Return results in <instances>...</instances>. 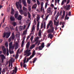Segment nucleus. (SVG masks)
<instances>
[{"mask_svg":"<svg viewBox=\"0 0 74 74\" xmlns=\"http://www.w3.org/2000/svg\"><path fill=\"white\" fill-rule=\"evenodd\" d=\"M16 6L18 10L19 8H20V9L19 10V11L21 15L23 14V11L22 10V4H20L19 2H16Z\"/></svg>","mask_w":74,"mask_h":74,"instance_id":"1","label":"nucleus"},{"mask_svg":"<svg viewBox=\"0 0 74 74\" xmlns=\"http://www.w3.org/2000/svg\"><path fill=\"white\" fill-rule=\"evenodd\" d=\"M47 13H49L47 16H46V18L44 19V21L45 20L46 21H47V20L49 16V15H52V12H51V8L50 7H49L47 9Z\"/></svg>","mask_w":74,"mask_h":74,"instance_id":"2","label":"nucleus"},{"mask_svg":"<svg viewBox=\"0 0 74 74\" xmlns=\"http://www.w3.org/2000/svg\"><path fill=\"white\" fill-rule=\"evenodd\" d=\"M19 44L18 42H16L14 44V46H12L11 48H10V47H9V49H14V48H15V49H17V48H18V45Z\"/></svg>","mask_w":74,"mask_h":74,"instance_id":"3","label":"nucleus"},{"mask_svg":"<svg viewBox=\"0 0 74 74\" xmlns=\"http://www.w3.org/2000/svg\"><path fill=\"white\" fill-rule=\"evenodd\" d=\"M47 32L48 33H53L54 32V27H51L50 29H49L47 30Z\"/></svg>","mask_w":74,"mask_h":74,"instance_id":"4","label":"nucleus"},{"mask_svg":"<svg viewBox=\"0 0 74 74\" xmlns=\"http://www.w3.org/2000/svg\"><path fill=\"white\" fill-rule=\"evenodd\" d=\"M37 21L38 22V24L37 25V27H39V25H40V22L38 21H39V19H40V14H37Z\"/></svg>","mask_w":74,"mask_h":74,"instance_id":"5","label":"nucleus"},{"mask_svg":"<svg viewBox=\"0 0 74 74\" xmlns=\"http://www.w3.org/2000/svg\"><path fill=\"white\" fill-rule=\"evenodd\" d=\"M15 38V36H14V33L13 32L12 35V36L10 38H9V41H11V39L13 40Z\"/></svg>","mask_w":74,"mask_h":74,"instance_id":"6","label":"nucleus"},{"mask_svg":"<svg viewBox=\"0 0 74 74\" xmlns=\"http://www.w3.org/2000/svg\"><path fill=\"white\" fill-rule=\"evenodd\" d=\"M0 57H1L2 63H3L4 62V60L5 58V56L3 54L0 55Z\"/></svg>","mask_w":74,"mask_h":74,"instance_id":"7","label":"nucleus"},{"mask_svg":"<svg viewBox=\"0 0 74 74\" xmlns=\"http://www.w3.org/2000/svg\"><path fill=\"white\" fill-rule=\"evenodd\" d=\"M35 55H36V53H35V50H34L33 52L32 55L29 57V60H30V59H32V58H33Z\"/></svg>","mask_w":74,"mask_h":74,"instance_id":"8","label":"nucleus"},{"mask_svg":"<svg viewBox=\"0 0 74 74\" xmlns=\"http://www.w3.org/2000/svg\"><path fill=\"white\" fill-rule=\"evenodd\" d=\"M53 35L51 33H50L48 35V38H50V39H52L53 37Z\"/></svg>","mask_w":74,"mask_h":74,"instance_id":"9","label":"nucleus"},{"mask_svg":"<svg viewBox=\"0 0 74 74\" xmlns=\"http://www.w3.org/2000/svg\"><path fill=\"white\" fill-rule=\"evenodd\" d=\"M54 25H55V26H58L59 23V21H58V22H56L55 20H54Z\"/></svg>","mask_w":74,"mask_h":74,"instance_id":"10","label":"nucleus"},{"mask_svg":"<svg viewBox=\"0 0 74 74\" xmlns=\"http://www.w3.org/2000/svg\"><path fill=\"white\" fill-rule=\"evenodd\" d=\"M17 70H18V68H17V67H16V66H15L14 68V70H13V72L12 73V74H14V72H15V73H16V72H17Z\"/></svg>","mask_w":74,"mask_h":74,"instance_id":"11","label":"nucleus"},{"mask_svg":"<svg viewBox=\"0 0 74 74\" xmlns=\"http://www.w3.org/2000/svg\"><path fill=\"white\" fill-rule=\"evenodd\" d=\"M19 14H18V12L17 11H16L15 14H14V17L15 18H17Z\"/></svg>","mask_w":74,"mask_h":74,"instance_id":"12","label":"nucleus"},{"mask_svg":"<svg viewBox=\"0 0 74 74\" xmlns=\"http://www.w3.org/2000/svg\"><path fill=\"white\" fill-rule=\"evenodd\" d=\"M23 4L24 6L26 7L27 6V4H26V2L25 0H23Z\"/></svg>","mask_w":74,"mask_h":74,"instance_id":"13","label":"nucleus"},{"mask_svg":"<svg viewBox=\"0 0 74 74\" xmlns=\"http://www.w3.org/2000/svg\"><path fill=\"white\" fill-rule=\"evenodd\" d=\"M10 19L11 21H14L15 20V17H14L13 16H11L10 17Z\"/></svg>","mask_w":74,"mask_h":74,"instance_id":"14","label":"nucleus"},{"mask_svg":"<svg viewBox=\"0 0 74 74\" xmlns=\"http://www.w3.org/2000/svg\"><path fill=\"white\" fill-rule=\"evenodd\" d=\"M17 19L18 21H21L22 20V16L19 15Z\"/></svg>","mask_w":74,"mask_h":74,"instance_id":"15","label":"nucleus"},{"mask_svg":"<svg viewBox=\"0 0 74 74\" xmlns=\"http://www.w3.org/2000/svg\"><path fill=\"white\" fill-rule=\"evenodd\" d=\"M30 43L28 42L26 45V48L27 49H28L29 48V46H30Z\"/></svg>","mask_w":74,"mask_h":74,"instance_id":"16","label":"nucleus"},{"mask_svg":"<svg viewBox=\"0 0 74 74\" xmlns=\"http://www.w3.org/2000/svg\"><path fill=\"white\" fill-rule=\"evenodd\" d=\"M11 35V32L9 33H6V38H8L10 36V35Z\"/></svg>","mask_w":74,"mask_h":74,"instance_id":"17","label":"nucleus"},{"mask_svg":"<svg viewBox=\"0 0 74 74\" xmlns=\"http://www.w3.org/2000/svg\"><path fill=\"white\" fill-rule=\"evenodd\" d=\"M19 29L20 31H22L23 29V27L21 26H20L19 27Z\"/></svg>","mask_w":74,"mask_h":74,"instance_id":"18","label":"nucleus"},{"mask_svg":"<svg viewBox=\"0 0 74 74\" xmlns=\"http://www.w3.org/2000/svg\"><path fill=\"white\" fill-rule=\"evenodd\" d=\"M37 6V4H35L34 5L32 6V9H33V8H34H34H36Z\"/></svg>","mask_w":74,"mask_h":74,"instance_id":"19","label":"nucleus"},{"mask_svg":"<svg viewBox=\"0 0 74 74\" xmlns=\"http://www.w3.org/2000/svg\"><path fill=\"white\" fill-rule=\"evenodd\" d=\"M35 29V25H33L32 28V30L31 32H33L34 30Z\"/></svg>","mask_w":74,"mask_h":74,"instance_id":"20","label":"nucleus"},{"mask_svg":"<svg viewBox=\"0 0 74 74\" xmlns=\"http://www.w3.org/2000/svg\"><path fill=\"white\" fill-rule=\"evenodd\" d=\"M35 45H34V44H33L32 45V46H31L30 47V49H33V48H34V47H35Z\"/></svg>","mask_w":74,"mask_h":74,"instance_id":"21","label":"nucleus"},{"mask_svg":"<svg viewBox=\"0 0 74 74\" xmlns=\"http://www.w3.org/2000/svg\"><path fill=\"white\" fill-rule=\"evenodd\" d=\"M65 11H63V14L62 15V18H61L62 19V18H64V16H65Z\"/></svg>","mask_w":74,"mask_h":74,"instance_id":"22","label":"nucleus"},{"mask_svg":"<svg viewBox=\"0 0 74 74\" xmlns=\"http://www.w3.org/2000/svg\"><path fill=\"white\" fill-rule=\"evenodd\" d=\"M70 4H69L67 6V7L66 8V10H70Z\"/></svg>","mask_w":74,"mask_h":74,"instance_id":"23","label":"nucleus"},{"mask_svg":"<svg viewBox=\"0 0 74 74\" xmlns=\"http://www.w3.org/2000/svg\"><path fill=\"white\" fill-rule=\"evenodd\" d=\"M48 2H46L45 4V9H47V6H48Z\"/></svg>","mask_w":74,"mask_h":74,"instance_id":"24","label":"nucleus"},{"mask_svg":"<svg viewBox=\"0 0 74 74\" xmlns=\"http://www.w3.org/2000/svg\"><path fill=\"white\" fill-rule=\"evenodd\" d=\"M28 17L29 19H31V15H30V12H28Z\"/></svg>","mask_w":74,"mask_h":74,"instance_id":"25","label":"nucleus"},{"mask_svg":"<svg viewBox=\"0 0 74 74\" xmlns=\"http://www.w3.org/2000/svg\"><path fill=\"white\" fill-rule=\"evenodd\" d=\"M7 36V33L4 32L3 34V38H5V36Z\"/></svg>","mask_w":74,"mask_h":74,"instance_id":"26","label":"nucleus"},{"mask_svg":"<svg viewBox=\"0 0 74 74\" xmlns=\"http://www.w3.org/2000/svg\"><path fill=\"white\" fill-rule=\"evenodd\" d=\"M14 10L13 9V8H12V11L11 12V14H14Z\"/></svg>","mask_w":74,"mask_h":74,"instance_id":"27","label":"nucleus"},{"mask_svg":"<svg viewBox=\"0 0 74 74\" xmlns=\"http://www.w3.org/2000/svg\"><path fill=\"white\" fill-rule=\"evenodd\" d=\"M26 32H27V30H25L23 32V35H26Z\"/></svg>","mask_w":74,"mask_h":74,"instance_id":"28","label":"nucleus"},{"mask_svg":"<svg viewBox=\"0 0 74 74\" xmlns=\"http://www.w3.org/2000/svg\"><path fill=\"white\" fill-rule=\"evenodd\" d=\"M41 35V30H40L39 31L38 36H39V37H40Z\"/></svg>","mask_w":74,"mask_h":74,"instance_id":"29","label":"nucleus"},{"mask_svg":"<svg viewBox=\"0 0 74 74\" xmlns=\"http://www.w3.org/2000/svg\"><path fill=\"white\" fill-rule=\"evenodd\" d=\"M31 51V50H28V49H27L25 51V52L26 53H29L30 52H30Z\"/></svg>","mask_w":74,"mask_h":74,"instance_id":"30","label":"nucleus"},{"mask_svg":"<svg viewBox=\"0 0 74 74\" xmlns=\"http://www.w3.org/2000/svg\"><path fill=\"white\" fill-rule=\"evenodd\" d=\"M41 46L42 48H44V42H43L41 45Z\"/></svg>","mask_w":74,"mask_h":74,"instance_id":"31","label":"nucleus"},{"mask_svg":"<svg viewBox=\"0 0 74 74\" xmlns=\"http://www.w3.org/2000/svg\"><path fill=\"white\" fill-rule=\"evenodd\" d=\"M2 49L3 51H4V50H6V49H5V47H4V46H2Z\"/></svg>","mask_w":74,"mask_h":74,"instance_id":"32","label":"nucleus"},{"mask_svg":"<svg viewBox=\"0 0 74 74\" xmlns=\"http://www.w3.org/2000/svg\"><path fill=\"white\" fill-rule=\"evenodd\" d=\"M5 46L6 47H8V42H6L5 44Z\"/></svg>","mask_w":74,"mask_h":74,"instance_id":"33","label":"nucleus"},{"mask_svg":"<svg viewBox=\"0 0 74 74\" xmlns=\"http://www.w3.org/2000/svg\"><path fill=\"white\" fill-rule=\"evenodd\" d=\"M52 24V21H50L49 23L48 24V25H51Z\"/></svg>","mask_w":74,"mask_h":74,"instance_id":"34","label":"nucleus"},{"mask_svg":"<svg viewBox=\"0 0 74 74\" xmlns=\"http://www.w3.org/2000/svg\"><path fill=\"white\" fill-rule=\"evenodd\" d=\"M24 43H25V41L24 40H23L22 41V42L21 44V47H22L23 46V45H24Z\"/></svg>","mask_w":74,"mask_h":74,"instance_id":"35","label":"nucleus"},{"mask_svg":"<svg viewBox=\"0 0 74 74\" xmlns=\"http://www.w3.org/2000/svg\"><path fill=\"white\" fill-rule=\"evenodd\" d=\"M27 55V54L26 56H30V55H31V54L32 53H26Z\"/></svg>","mask_w":74,"mask_h":74,"instance_id":"36","label":"nucleus"},{"mask_svg":"<svg viewBox=\"0 0 74 74\" xmlns=\"http://www.w3.org/2000/svg\"><path fill=\"white\" fill-rule=\"evenodd\" d=\"M36 60H37V58H34V60L33 62V63H35Z\"/></svg>","mask_w":74,"mask_h":74,"instance_id":"37","label":"nucleus"},{"mask_svg":"<svg viewBox=\"0 0 74 74\" xmlns=\"http://www.w3.org/2000/svg\"><path fill=\"white\" fill-rule=\"evenodd\" d=\"M23 67L24 68H26V67H27V65H26V64L25 63H23Z\"/></svg>","mask_w":74,"mask_h":74,"instance_id":"38","label":"nucleus"},{"mask_svg":"<svg viewBox=\"0 0 74 74\" xmlns=\"http://www.w3.org/2000/svg\"><path fill=\"white\" fill-rule=\"evenodd\" d=\"M41 47V46H40L38 48V49H39V51H40L41 50H42V49Z\"/></svg>","mask_w":74,"mask_h":74,"instance_id":"39","label":"nucleus"},{"mask_svg":"<svg viewBox=\"0 0 74 74\" xmlns=\"http://www.w3.org/2000/svg\"><path fill=\"white\" fill-rule=\"evenodd\" d=\"M12 42H10L9 44V47L10 48H11V46H12Z\"/></svg>","mask_w":74,"mask_h":74,"instance_id":"40","label":"nucleus"},{"mask_svg":"<svg viewBox=\"0 0 74 74\" xmlns=\"http://www.w3.org/2000/svg\"><path fill=\"white\" fill-rule=\"evenodd\" d=\"M37 4L38 5H39L40 4V1L38 0H37Z\"/></svg>","mask_w":74,"mask_h":74,"instance_id":"41","label":"nucleus"},{"mask_svg":"<svg viewBox=\"0 0 74 74\" xmlns=\"http://www.w3.org/2000/svg\"><path fill=\"white\" fill-rule=\"evenodd\" d=\"M27 3L28 4H30V3H31V2L30 1V0H27Z\"/></svg>","mask_w":74,"mask_h":74,"instance_id":"42","label":"nucleus"},{"mask_svg":"<svg viewBox=\"0 0 74 74\" xmlns=\"http://www.w3.org/2000/svg\"><path fill=\"white\" fill-rule=\"evenodd\" d=\"M3 53L5 55L6 54V50H4V51H3Z\"/></svg>","mask_w":74,"mask_h":74,"instance_id":"43","label":"nucleus"},{"mask_svg":"<svg viewBox=\"0 0 74 74\" xmlns=\"http://www.w3.org/2000/svg\"><path fill=\"white\" fill-rule=\"evenodd\" d=\"M23 10L24 11H25V10H26V8H25V7L23 6Z\"/></svg>","mask_w":74,"mask_h":74,"instance_id":"44","label":"nucleus"},{"mask_svg":"<svg viewBox=\"0 0 74 74\" xmlns=\"http://www.w3.org/2000/svg\"><path fill=\"white\" fill-rule=\"evenodd\" d=\"M6 55L8 56L9 55V51H8V50L7 51Z\"/></svg>","mask_w":74,"mask_h":74,"instance_id":"45","label":"nucleus"},{"mask_svg":"<svg viewBox=\"0 0 74 74\" xmlns=\"http://www.w3.org/2000/svg\"><path fill=\"white\" fill-rule=\"evenodd\" d=\"M39 38V37H37L36 38L35 40V41H38V40Z\"/></svg>","mask_w":74,"mask_h":74,"instance_id":"46","label":"nucleus"},{"mask_svg":"<svg viewBox=\"0 0 74 74\" xmlns=\"http://www.w3.org/2000/svg\"><path fill=\"white\" fill-rule=\"evenodd\" d=\"M59 14H60L59 12H58L57 14V15L56 16V17H57V18H58L59 16Z\"/></svg>","mask_w":74,"mask_h":74,"instance_id":"47","label":"nucleus"},{"mask_svg":"<svg viewBox=\"0 0 74 74\" xmlns=\"http://www.w3.org/2000/svg\"><path fill=\"white\" fill-rule=\"evenodd\" d=\"M64 3L65 2L64 1L62 0L61 4V5H63L64 4Z\"/></svg>","mask_w":74,"mask_h":74,"instance_id":"48","label":"nucleus"},{"mask_svg":"<svg viewBox=\"0 0 74 74\" xmlns=\"http://www.w3.org/2000/svg\"><path fill=\"white\" fill-rule=\"evenodd\" d=\"M10 62H11V63H12V62H13V58H12L10 60Z\"/></svg>","mask_w":74,"mask_h":74,"instance_id":"49","label":"nucleus"},{"mask_svg":"<svg viewBox=\"0 0 74 74\" xmlns=\"http://www.w3.org/2000/svg\"><path fill=\"white\" fill-rule=\"evenodd\" d=\"M26 58H24V60H23V62L24 63H26Z\"/></svg>","mask_w":74,"mask_h":74,"instance_id":"50","label":"nucleus"},{"mask_svg":"<svg viewBox=\"0 0 74 74\" xmlns=\"http://www.w3.org/2000/svg\"><path fill=\"white\" fill-rule=\"evenodd\" d=\"M44 26H43L44 28V29H45V27H46L45 22L44 23Z\"/></svg>","mask_w":74,"mask_h":74,"instance_id":"51","label":"nucleus"},{"mask_svg":"<svg viewBox=\"0 0 74 74\" xmlns=\"http://www.w3.org/2000/svg\"><path fill=\"white\" fill-rule=\"evenodd\" d=\"M43 27V24L42 23L41 24V25L40 26V29H42V28Z\"/></svg>","mask_w":74,"mask_h":74,"instance_id":"52","label":"nucleus"},{"mask_svg":"<svg viewBox=\"0 0 74 74\" xmlns=\"http://www.w3.org/2000/svg\"><path fill=\"white\" fill-rule=\"evenodd\" d=\"M13 25L14 26H15V25H16V23L14 22L13 23Z\"/></svg>","mask_w":74,"mask_h":74,"instance_id":"53","label":"nucleus"},{"mask_svg":"<svg viewBox=\"0 0 74 74\" xmlns=\"http://www.w3.org/2000/svg\"><path fill=\"white\" fill-rule=\"evenodd\" d=\"M44 4V2H42L40 4L41 7H43V4Z\"/></svg>","mask_w":74,"mask_h":74,"instance_id":"54","label":"nucleus"},{"mask_svg":"<svg viewBox=\"0 0 74 74\" xmlns=\"http://www.w3.org/2000/svg\"><path fill=\"white\" fill-rule=\"evenodd\" d=\"M50 27H51V28H52V27H53V24H50Z\"/></svg>","mask_w":74,"mask_h":74,"instance_id":"55","label":"nucleus"},{"mask_svg":"<svg viewBox=\"0 0 74 74\" xmlns=\"http://www.w3.org/2000/svg\"><path fill=\"white\" fill-rule=\"evenodd\" d=\"M70 0H67V2L66 4H69V3H70Z\"/></svg>","mask_w":74,"mask_h":74,"instance_id":"56","label":"nucleus"},{"mask_svg":"<svg viewBox=\"0 0 74 74\" xmlns=\"http://www.w3.org/2000/svg\"><path fill=\"white\" fill-rule=\"evenodd\" d=\"M29 60H30L29 59V58H27V61L26 62H25V63H27V62H29Z\"/></svg>","mask_w":74,"mask_h":74,"instance_id":"57","label":"nucleus"},{"mask_svg":"<svg viewBox=\"0 0 74 74\" xmlns=\"http://www.w3.org/2000/svg\"><path fill=\"white\" fill-rule=\"evenodd\" d=\"M10 49H9V53H10V54H11V53H12V51H11V50H10Z\"/></svg>","mask_w":74,"mask_h":74,"instance_id":"58","label":"nucleus"},{"mask_svg":"<svg viewBox=\"0 0 74 74\" xmlns=\"http://www.w3.org/2000/svg\"><path fill=\"white\" fill-rule=\"evenodd\" d=\"M20 49H18V50H17V52H16V53L18 54V53H19V51H20Z\"/></svg>","mask_w":74,"mask_h":74,"instance_id":"59","label":"nucleus"},{"mask_svg":"<svg viewBox=\"0 0 74 74\" xmlns=\"http://www.w3.org/2000/svg\"><path fill=\"white\" fill-rule=\"evenodd\" d=\"M68 16V14L67 13V12H66V15L65 16V18H66L67 17V16Z\"/></svg>","mask_w":74,"mask_h":74,"instance_id":"60","label":"nucleus"},{"mask_svg":"<svg viewBox=\"0 0 74 74\" xmlns=\"http://www.w3.org/2000/svg\"><path fill=\"white\" fill-rule=\"evenodd\" d=\"M20 36V35L19 34H17L16 35V37H19Z\"/></svg>","mask_w":74,"mask_h":74,"instance_id":"61","label":"nucleus"},{"mask_svg":"<svg viewBox=\"0 0 74 74\" xmlns=\"http://www.w3.org/2000/svg\"><path fill=\"white\" fill-rule=\"evenodd\" d=\"M68 15L69 16H71V12L70 11L69 13H68Z\"/></svg>","mask_w":74,"mask_h":74,"instance_id":"62","label":"nucleus"},{"mask_svg":"<svg viewBox=\"0 0 74 74\" xmlns=\"http://www.w3.org/2000/svg\"><path fill=\"white\" fill-rule=\"evenodd\" d=\"M49 26H50V25L48 24L47 25V29H48L49 28Z\"/></svg>","mask_w":74,"mask_h":74,"instance_id":"63","label":"nucleus"},{"mask_svg":"<svg viewBox=\"0 0 74 74\" xmlns=\"http://www.w3.org/2000/svg\"><path fill=\"white\" fill-rule=\"evenodd\" d=\"M3 41V40L2 39H0V43H1Z\"/></svg>","mask_w":74,"mask_h":74,"instance_id":"64","label":"nucleus"}]
</instances>
